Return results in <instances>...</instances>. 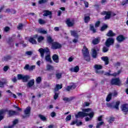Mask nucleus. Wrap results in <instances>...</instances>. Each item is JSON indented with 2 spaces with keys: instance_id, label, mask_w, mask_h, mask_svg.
Returning <instances> with one entry per match:
<instances>
[{
  "instance_id": "obj_1",
  "label": "nucleus",
  "mask_w": 128,
  "mask_h": 128,
  "mask_svg": "<svg viewBox=\"0 0 128 128\" xmlns=\"http://www.w3.org/2000/svg\"><path fill=\"white\" fill-rule=\"evenodd\" d=\"M82 112H78V114L76 115V118H84V116H88L90 118L86 117V122H88L92 118H94V112H92V108H87V109H83Z\"/></svg>"
},
{
  "instance_id": "obj_2",
  "label": "nucleus",
  "mask_w": 128,
  "mask_h": 128,
  "mask_svg": "<svg viewBox=\"0 0 128 128\" xmlns=\"http://www.w3.org/2000/svg\"><path fill=\"white\" fill-rule=\"evenodd\" d=\"M38 50L39 52H40V54L42 58H44V54H46L47 55L45 57L46 60V62H50V64H52V58H50V52L48 48H46L44 49L42 48H40V49H39Z\"/></svg>"
},
{
  "instance_id": "obj_3",
  "label": "nucleus",
  "mask_w": 128,
  "mask_h": 128,
  "mask_svg": "<svg viewBox=\"0 0 128 128\" xmlns=\"http://www.w3.org/2000/svg\"><path fill=\"white\" fill-rule=\"evenodd\" d=\"M114 42V38H109L106 40L105 42V45L106 46H107V48H110V46H112Z\"/></svg>"
},
{
  "instance_id": "obj_4",
  "label": "nucleus",
  "mask_w": 128,
  "mask_h": 128,
  "mask_svg": "<svg viewBox=\"0 0 128 128\" xmlns=\"http://www.w3.org/2000/svg\"><path fill=\"white\" fill-rule=\"evenodd\" d=\"M111 84H114L115 86H120L122 82H120V78H115L112 80Z\"/></svg>"
},
{
  "instance_id": "obj_5",
  "label": "nucleus",
  "mask_w": 128,
  "mask_h": 128,
  "mask_svg": "<svg viewBox=\"0 0 128 128\" xmlns=\"http://www.w3.org/2000/svg\"><path fill=\"white\" fill-rule=\"evenodd\" d=\"M94 68L96 70V74H102L104 72L100 70H102V66L100 64H95L94 66Z\"/></svg>"
},
{
  "instance_id": "obj_6",
  "label": "nucleus",
  "mask_w": 128,
  "mask_h": 128,
  "mask_svg": "<svg viewBox=\"0 0 128 128\" xmlns=\"http://www.w3.org/2000/svg\"><path fill=\"white\" fill-rule=\"evenodd\" d=\"M62 48V44L58 42H53L52 44V50H58V48Z\"/></svg>"
},
{
  "instance_id": "obj_7",
  "label": "nucleus",
  "mask_w": 128,
  "mask_h": 128,
  "mask_svg": "<svg viewBox=\"0 0 128 128\" xmlns=\"http://www.w3.org/2000/svg\"><path fill=\"white\" fill-rule=\"evenodd\" d=\"M66 24L68 26H74V20L68 18L66 20Z\"/></svg>"
},
{
  "instance_id": "obj_8",
  "label": "nucleus",
  "mask_w": 128,
  "mask_h": 128,
  "mask_svg": "<svg viewBox=\"0 0 128 128\" xmlns=\"http://www.w3.org/2000/svg\"><path fill=\"white\" fill-rule=\"evenodd\" d=\"M104 12V14H106V16H105V20H109V18H110L111 16H116L115 14L111 12Z\"/></svg>"
},
{
  "instance_id": "obj_9",
  "label": "nucleus",
  "mask_w": 128,
  "mask_h": 128,
  "mask_svg": "<svg viewBox=\"0 0 128 128\" xmlns=\"http://www.w3.org/2000/svg\"><path fill=\"white\" fill-rule=\"evenodd\" d=\"M118 96L117 92L114 91L112 94L110 93L106 97V102H110L112 100V96Z\"/></svg>"
},
{
  "instance_id": "obj_10",
  "label": "nucleus",
  "mask_w": 128,
  "mask_h": 128,
  "mask_svg": "<svg viewBox=\"0 0 128 128\" xmlns=\"http://www.w3.org/2000/svg\"><path fill=\"white\" fill-rule=\"evenodd\" d=\"M52 58L54 62H56V64H58V62H60L58 56L55 54L52 56Z\"/></svg>"
},
{
  "instance_id": "obj_11",
  "label": "nucleus",
  "mask_w": 128,
  "mask_h": 128,
  "mask_svg": "<svg viewBox=\"0 0 128 128\" xmlns=\"http://www.w3.org/2000/svg\"><path fill=\"white\" fill-rule=\"evenodd\" d=\"M122 112H128V104H124L122 106Z\"/></svg>"
},
{
  "instance_id": "obj_12",
  "label": "nucleus",
  "mask_w": 128,
  "mask_h": 128,
  "mask_svg": "<svg viewBox=\"0 0 128 128\" xmlns=\"http://www.w3.org/2000/svg\"><path fill=\"white\" fill-rule=\"evenodd\" d=\"M82 52L83 54V56H86V54H89L90 53L88 52V48L86 46L83 47V49L82 50Z\"/></svg>"
},
{
  "instance_id": "obj_13",
  "label": "nucleus",
  "mask_w": 128,
  "mask_h": 128,
  "mask_svg": "<svg viewBox=\"0 0 128 128\" xmlns=\"http://www.w3.org/2000/svg\"><path fill=\"white\" fill-rule=\"evenodd\" d=\"M30 78V76L28 75H23L22 81L23 82H26Z\"/></svg>"
},
{
  "instance_id": "obj_14",
  "label": "nucleus",
  "mask_w": 128,
  "mask_h": 128,
  "mask_svg": "<svg viewBox=\"0 0 128 128\" xmlns=\"http://www.w3.org/2000/svg\"><path fill=\"white\" fill-rule=\"evenodd\" d=\"M43 16H50V18H52V12L48 10H45L44 12Z\"/></svg>"
},
{
  "instance_id": "obj_15",
  "label": "nucleus",
  "mask_w": 128,
  "mask_h": 128,
  "mask_svg": "<svg viewBox=\"0 0 128 128\" xmlns=\"http://www.w3.org/2000/svg\"><path fill=\"white\" fill-rule=\"evenodd\" d=\"M120 72H122V70H119L118 72H115L114 74H110L108 72H106L104 74L105 76H118V74H120Z\"/></svg>"
},
{
  "instance_id": "obj_16",
  "label": "nucleus",
  "mask_w": 128,
  "mask_h": 128,
  "mask_svg": "<svg viewBox=\"0 0 128 128\" xmlns=\"http://www.w3.org/2000/svg\"><path fill=\"white\" fill-rule=\"evenodd\" d=\"M34 80L32 79L30 80L27 84V87L28 88H32V86H34Z\"/></svg>"
},
{
  "instance_id": "obj_17",
  "label": "nucleus",
  "mask_w": 128,
  "mask_h": 128,
  "mask_svg": "<svg viewBox=\"0 0 128 128\" xmlns=\"http://www.w3.org/2000/svg\"><path fill=\"white\" fill-rule=\"evenodd\" d=\"M70 70L74 72H78L80 70V67H78V66H76L74 68H72L70 69Z\"/></svg>"
},
{
  "instance_id": "obj_18",
  "label": "nucleus",
  "mask_w": 128,
  "mask_h": 128,
  "mask_svg": "<svg viewBox=\"0 0 128 128\" xmlns=\"http://www.w3.org/2000/svg\"><path fill=\"white\" fill-rule=\"evenodd\" d=\"M116 40L118 42H124V37L120 35L117 37Z\"/></svg>"
},
{
  "instance_id": "obj_19",
  "label": "nucleus",
  "mask_w": 128,
  "mask_h": 128,
  "mask_svg": "<svg viewBox=\"0 0 128 128\" xmlns=\"http://www.w3.org/2000/svg\"><path fill=\"white\" fill-rule=\"evenodd\" d=\"M102 60L105 62V64H108V56H102L101 58Z\"/></svg>"
},
{
  "instance_id": "obj_20",
  "label": "nucleus",
  "mask_w": 128,
  "mask_h": 128,
  "mask_svg": "<svg viewBox=\"0 0 128 128\" xmlns=\"http://www.w3.org/2000/svg\"><path fill=\"white\" fill-rule=\"evenodd\" d=\"M107 36H116V34L114 33L112 30L108 31V32L106 34Z\"/></svg>"
},
{
  "instance_id": "obj_21",
  "label": "nucleus",
  "mask_w": 128,
  "mask_h": 128,
  "mask_svg": "<svg viewBox=\"0 0 128 128\" xmlns=\"http://www.w3.org/2000/svg\"><path fill=\"white\" fill-rule=\"evenodd\" d=\"M4 112H6V111L4 110H0V122L4 119Z\"/></svg>"
},
{
  "instance_id": "obj_22",
  "label": "nucleus",
  "mask_w": 128,
  "mask_h": 128,
  "mask_svg": "<svg viewBox=\"0 0 128 128\" xmlns=\"http://www.w3.org/2000/svg\"><path fill=\"white\" fill-rule=\"evenodd\" d=\"M74 88H76V85L74 84H73L72 85L68 86L66 90L68 92H70V90H74Z\"/></svg>"
},
{
  "instance_id": "obj_23",
  "label": "nucleus",
  "mask_w": 128,
  "mask_h": 128,
  "mask_svg": "<svg viewBox=\"0 0 128 128\" xmlns=\"http://www.w3.org/2000/svg\"><path fill=\"white\" fill-rule=\"evenodd\" d=\"M47 42L49 44H52V43L54 42V40H53L52 38V36H47Z\"/></svg>"
},
{
  "instance_id": "obj_24",
  "label": "nucleus",
  "mask_w": 128,
  "mask_h": 128,
  "mask_svg": "<svg viewBox=\"0 0 128 128\" xmlns=\"http://www.w3.org/2000/svg\"><path fill=\"white\" fill-rule=\"evenodd\" d=\"M25 114H30V107H27L24 111Z\"/></svg>"
},
{
  "instance_id": "obj_25",
  "label": "nucleus",
  "mask_w": 128,
  "mask_h": 128,
  "mask_svg": "<svg viewBox=\"0 0 128 128\" xmlns=\"http://www.w3.org/2000/svg\"><path fill=\"white\" fill-rule=\"evenodd\" d=\"M46 68L47 70H54V66L50 64H47Z\"/></svg>"
},
{
  "instance_id": "obj_26",
  "label": "nucleus",
  "mask_w": 128,
  "mask_h": 128,
  "mask_svg": "<svg viewBox=\"0 0 128 128\" xmlns=\"http://www.w3.org/2000/svg\"><path fill=\"white\" fill-rule=\"evenodd\" d=\"M71 34L74 36V38H78V34L76 31H71Z\"/></svg>"
},
{
  "instance_id": "obj_27",
  "label": "nucleus",
  "mask_w": 128,
  "mask_h": 128,
  "mask_svg": "<svg viewBox=\"0 0 128 128\" xmlns=\"http://www.w3.org/2000/svg\"><path fill=\"white\" fill-rule=\"evenodd\" d=\"M38 116L41 120H42L43 122H46V118L44 115L39 114Z\"/></svg>"
},
{
  "instance_id": "obj_28",
  "label": "nucleus",
  "mask_w": 128,
  "mask_h": 128,
  "mask_svg": "<svg viewBox=\"0 0 128 128\" xmlns=\"http://www.w3.org/2000/svg\"><path fill=\"white\" fill-rule=\"evenodd\" d=\"M92 58H96L97 54H96V50L92 49Z\"/></svg>"
},
{
  "instance_id": "obj_29",
  "label": "nucleus",
  "mask_w": 128,
  "mask_h": 128,
  "mask_svg": "<svg viewBox=\"0 0 128 128\" xmlns=\"http://www.w3.org/2000/svg\"><path fill=\"white\" fill-rule=\"evenodd\" d=\"M100 43V39L94 38L92 40V44H98Z\"/></svg>"
},
{
  "instance_id": "obj_30",
  "label": "nucleus",
  "mask_w": 128,
  "mask_h": 128,
  "mask_svg": "<svg viewBox=\"0 0 128 128\" xmlns=\"http://www.w3.org/2000/svg\"><path fill=\"white\" fill-rule=\"evenodd\" d=\"M29 42L31 44H36V41L34 38H30Z\"/></svg>"
},
{
  "instance_id": "obj_31",
  "label": "nucleus",
  "mask_w": 128,
  "mask_h": 128,
  "mask_svg": "<svg viewBox=\"0 0 128 128\" xmlns=\"http://www.w3.org/2000/svg\"><path fill=\"white\" fill-rule=\"evenodd\" d=\"M62 85H60V84H56V87L54 88L55 92H58V90H60V88H62Z\"/></svg>"
},
{
  "instance_id": "obj_32",
  "label": "nucleus",
  "mask_w": 128,
  "mask_h": 128,
  "mask_svg": "<svg viewBox=\"0 0 128 128\" xmlns=\"http://www.w3.org/2000/svg\"><path fill=\"white\" fill-rule=\"evenodd\" d=\"M38 32H40V34H47V32L46 31L42 29V28H40L38 30Z\"/></svg>"
},
{
  "instance_id": "obj_33",
  "label": "nucleus",
  "mask_w": 128,
  "mask_h": 128,
  "mask_svg": "<svg viewBox=\"0 0 128 128\" xmlns=\"http://www.w3.org/2000/svg\"><path fill=\"white\" fill-rule=\"evenodd\" d=\"M84 58L86 62H90V54L84 55Z\"/></svg>"
},
{
  "instance_id": "obj_34",
  "label": "nucleus",
  "mask_w": 128,
  "mask_h": 128,
  "mask_svg": "<svg viewBox=\"0 0 128 128\" xmlns=\"http://www.w3.org/2000/svg\"><path fill=\"white\" fill-rule=\"evenodd\" d=\"M36 82L38 84L42 82V77L38 76L36 78Z\"/></svg>"
},
{
  "instance_id": "obj_35",
  "label": "nucleus",
  "mask_w": 128,
  "mask_h": 128,
  "mask_svg": "<svg viewBox=\"0 0 128 128\" xmlns=\"http://www.w3.org/2000/svg\"><path fill=\"white\" fill-rule=\"evenodd\" d=\"M18 80H22V78H24V74H18L17 75Z\"/></svg>"
},
{
  "instance_id": "obj_36",
  "label": "nucleus",
  "mask_w": 128,
  "mask_h": 128,
  "mask_svg": "<svg viewBox=\"0 0 128 128\" xmlns=\"http://www.w3.org/2000/svg\"><path fill=\"white\" fill-rule=\"evenodd\" d=\"M44 40V36H40L38 38V42H42V40Z\"/></svg>"
},
{
  "instance_id": "obj_37",
  "label": "nucleus",
  "mask_w": 128,
  "mask_h": 128,
  "mask_svg": "<svg viewBox=\"0 0 128 128\" xmlns=\"http://www.w3.org/2000/svg\"><path fill=\"white\" fill-rule=\"evenodd\" d=\"M46 20H42V19H39L38 20V23L40 24H46Z\"/></svg>"
},
{
  "instance_id": "obj_38",
  "label": "nucleus",
  "mask_w": 128,
  "mask_h": 128,
  "mask_svg": "<svg viewBox=\"0 0 128 128\" xmlns=\"http://www.w3.org/2000/svg\"><path fill=\"white\" fill-rule=\"evenodd\" d=\"M16 111H9V116H16Z\"/></svg>"
},
{
  "instance_id": "obj_39",
  "label": "nucleus",
  "mask_w": 128,
  "mask_h": 128,
  "mask_svg": "<svg viewBox=\"0 0 128 128\" xmlns=\"http://www.w3.org/2000/svg\"><path fill=\"white\" fill-rule=\"evenodd\" d=\"M6 80H4L3 82L0 80V88H4V84H6Z\"/></svg>"
},
{
  "instance_id": "obj_40",
  "label": "nucleus",
  "mask_w": 128,
  "mask_h": 128,
  "mask_svg": "<svg viewBox=\"0 0 128 128\" xmlns=\"http://www.w3.org/2000/svg\"><path fill=\"white\" fill-rule=\"evenodd\" d=\"M108 122H114V118L110 117L108 118Z\"/></svg>"
},
{
  "instance_id": "obj_41",
  "label": "nucleus",
  "mask_w": 128,
  "mask_h": 128,
  "mask_svg": "<svg viewBox=\"0 0 128 128\" xmlns=\"http://www.w3.org/2000/svg\"><path fill=\"white\" fill-rule=\"evenodd\" d=\"M62 73H56V78L58 80H60L62 78Z\"/></svg>"
},
{
  "instance_id": "obj_42",
  "label": "nucleus",
  "mask_w": 128,
  "mask_h": 128,
  "mask_svg": "<svg viewBox=\"0 0 128 128\" xmlns=\"http://www.w3.org/2000/svg\"><path fill=\"white\" fill-rule=\"evenodd\" d=\"M90 30H92V32H96V29H94V27L92 24L90 25Z\"/></svg>"
},
{
  "instance_id": "obj_43",
  "label": "nucleus",
  "mask_w": 128,
  "mask_h": 128,
  "mask_svg": "<svg viewBox=\"0 0 128 128\" xmlns=\"http://www.w3.org/2000/svg\"><path fill=\"white\" fill-rule=\"evenodd\" d=\"M120 102L118 101V102H116V104L114 106V108H116V110H118V106H120Z\"/></svg>"
},
{
  "instance_id": "obj_44",
  "label": "nucleus",
  "mask_w": 128,
  "mask_h": 128,
  "mask_svg": "<svg viewBox=\"0 0 128 128\" xmlns=\"http://www.w3.org/2000/svg\"><path fill=\"white\" fill-rule=\"evenodd\" d=\"M10 56H6L4 57V60L5 62H6L8 60H10Z\"/></svg>"
},
{
  "instance_id": "obj_45",
  "label": "nucleus",
  "mask_w": 128,
  "mask_h": 128,
  "mask_svg": "<svg viewBox=\"0 0 128 128\" xmlns=\"http://www.w3.org/2000/svg\"><path fill=\"white\" fill-rule=\"evenodd\" d=\"M90 16H85L84 17V22H90Z\"/></svg>"
},
{
  "instance_id": "obj_46",
  "label": "nucleus",
  "mask_w": 128,
  "mask_h": 128,
  "mask_svg": "<svg viewBox=\"0 0 128 128\" xmlns=\"http://www.w3.org/2000/svg\"><path fill=\"white\" fill-rule=\"evenodd\" d=\"M72 120V115H68L66 118V122H68V120Z\"/></svg>"
},
{
  "instance_id": "obj_47",
  "label": "nucleus",
  "mask_w": 128,
  "mask_h": 128,
  "mask_svg": "<svg viewBox=\"0 0 128 128\" xmlns=\"http://www.w3.org/2000/svg\"><path fill=\"white\" fill-rule=\"evenodd\" d=\"M102 50L104 52H108V47H104Z\"/></svg>"
},
{
  "instance_id": "obj_48",
  "label": "nucleus",
  "mask_w": 128,
  "mask_h": 128,
  "mask_svg": "<svg viewBox=\"0 0 128 128\" xmlns=\"http://www.w3.org/2000/svg\"><path fill=\"white\" fill-rule=\"evenodd\" d=\"M100 22L97 21L95 24V28H98L100 26Z\"/></svg>"
},
{
  "instance_id": "obj_49",
  "label": "nucleus",
  "mask_w": 128,
  "mask_h": 128,
  "mask_svg": "<svg viewBox=\"0 0 128 128\" xmlns=\"http://www.w3.org/2000/svg\"><path fill=\"white\" fill-rule=\"evenodd\" d=\"M63 100H64V102H70V100H72V99L68 98H63Z\"/></svg>"
},
{
  "instance_id": "obj_50",
  "label": "nucleus",
  "mask_w": 128,
  "mask_h": 128,
  "mask_svg": "<svg viewBox=\"0 0 128 128\" xmlns=\"http://www.w3.org/2000/svg\"><path fill=\"white\" fill-rule=\"evenodd\" d=\"M10 27H5L4 29V32H10Z\"/></svg>"
},
{
  "instance_id": "obj_51",
  "label": "nucleus",
  "mask_w": 128,
  "mask_h": 128,
  "mask_svg": "<svg viewBox=\"0 0 128 128\" xmlns=\"http://www.w3.org/2000/svg\"><path fill=\"white\" fill-rule=\"evenodd\" d=\"M92 50H95V52H98L100 50V48L98 46H96L95 48H93Z\"/></svg>"
},
{
  "instance_id": "obj_52",
  "label": "nucleus",
  "mask_w": 128,
  "mask_h": 128,
  "mask_svg": "<svg viewBox=\"0 0 128 128\" xmlns=\"http://www.w3.org/2000/svg\"><path fill=\"white\" fill-rule=\"evenodd\" d=\"M104 124V122H101L97 124L96 128H98L100 126H102V124Z\"/></svg>"
},
{
  "instance_id": "obj_53",
  "label": "nucleus",
  "mask_w": 128,
  "mask_h": 128,
  "mask_svg": "<svg viewBox=\"0 0 128 128\" xmlns=\"http://www.w3.org/2000/svg\"><path fill=\"white\" fill-rule=\"evenodd\" d=\"M108 28V26L107 25H104L103 26L102 28H101V30H104L106 28Z\"/></svg>"
},
{
  "instance_id": "obj_54",
  "label": "nucleus",
  "mask_w": 128,
  "mask_h": 128,
  "mask_svg": "<svg viewBox=\"0 0 128 128\" xmlns=\"http://www.w3.org/2000/svg\"><path fill=\"white\" fill-rule=\"evenodd\" d=\"M128 4V0H124L122 3V6H124V4Z\"/></svg>"
},
{
  "instance_id": "obj_55",
  "label": "nucleus",
  "mask_w": 128,
  "mask_h": 128,
  "mask_svg": "<svg viewBox=\"0 0 128 128\" xmlns=\"http://www.w3.org/2000/svg\"><path fill=\"white\" fill-rule=\"evenodd\" d=\"M46 0H40L38 1V4H44V2H46Z\"/></svg>"
},
{
  "instance_id": "obj_56",
  "label": "nucleus",
  "mask_w": 128,
  "mask_h": 128,
  "mask_svg": "<svg viewBox=\"0 0 128 128\" xmlns=\"http://www.w3.org/2000/svg\"><path fill=\"white\" fill-rule=\"evenodd\" d=\"M36 68V66H32L29 68V70H32Z\"/></svg>"
},
{
  "instance_id": "obj_57",
  "label": "nucleus",
  "mask_w": 128,
  "mask_h": 128,
  "mask_svg": "<svg viewBox=\"0 0 128 128\" xmlns=\"http://www.w3.org/2000/svg\"><path fill=\"white\" fill-rule=\"evenodd\" d=\"M26 54L28 56H32V51L26 52Z\"/></svg>"
},
{
  "instance_id": "obj_58",
  "label": "nucleus",
  "mask_w": 128,
  "mask_h": 128,
  "mask_svg": "<svg viewBox=\"0 0 128 128\" xmlns=\"http://www.w3.org/2000/svg\"><path fill=\"white\" fill-rule=\"evenodd\" d=\"M18 120L16 119L13 121L12 124H13L14 126H15L16 124H18Z\"/></svg>"
},
{
  "instance_id": "obj_59",
  "label": "nucleus",
  "mask_w": 128,
  "mask_h": 128,
  "mask_svg": "<svg viewBox=\"0 0 128 128\" xmlns=\"http://www.w3.org/2000/svg\"><path fill=\"white\" fill-rule=\"evenodd\" d=\"M50 116H51L52 118H54V116H56V114L54 112H53L50 114Z\"/></svg>"
},
{
  "instance_id": "obj_60",
  "label": "nucleus",
  "mask_w": 128,
  "mask_h": 128,
  "mask_svg": "<svg viewBox=\"0 0 128 128\" xmlns=\"http://www.w3.org/2000/svg\"><path fill=\"white\" fill-rule=\"evenodd\" d=\"M18 28V30H22V24H19Z\"/></svg>"
},
{
  "instance_id": "obj_61",
  "label": "nucleus",
  "mask_w": 128,
  "mask_h": 128,
  "mask_svg": "<svg viewBox=\"0 0 128 128\" xmlns=\"http://www.w3.org/2000/svg\"><path fill=\"white\" fill-rule=\"evenodd\" d=\"M58 98V93H55V94L54 96V100H56Z\"/></svg>"
},
{
  "instance_id": "obj_62",
  "label": "nucleus",
  "mask_w": 128,
  "mask_h": 128,
  "mask_svg": "<svg viewBox=\"0 0 128 128\" xmlns=\"http://www.w3.org/2000/svg\"><path fill=\"white\" fill-rule=\"evenodd\" d=\"M8 66H5L4 68V72H8Z\"/></svg>"
},
{
  "instance_id": "obj_63",
  "label": "nucleus",
  "mask_w": 128,
  "mask_h": 128,
  "mask_svg": "<svg viewBox=\"0 0 128 128\" xmlns=\"http://www.w3.org/2000/svg\"><path fill=\"white\" fill-rule=\"evenodd\" d=\"M29 68H30V66H28V64L26 65L24 67V70H29Z\"/></svg>"
},
{
  "instance_id": "obj_64",
  "label": "nucleus",
  "mask_w": 128,
  "mask_h": 128,
  "mask_svg": "<svg viewBox=\"0 0 128 128\" xmlns=\"http://www.w3.org/2000/svg\"><path fill=\"white\" fill-rule=\"evenodd\" d=\"M74 60V58L73 57H70L68 58V61L70 62H72Z\"/></svg>"
}]
</instances>
